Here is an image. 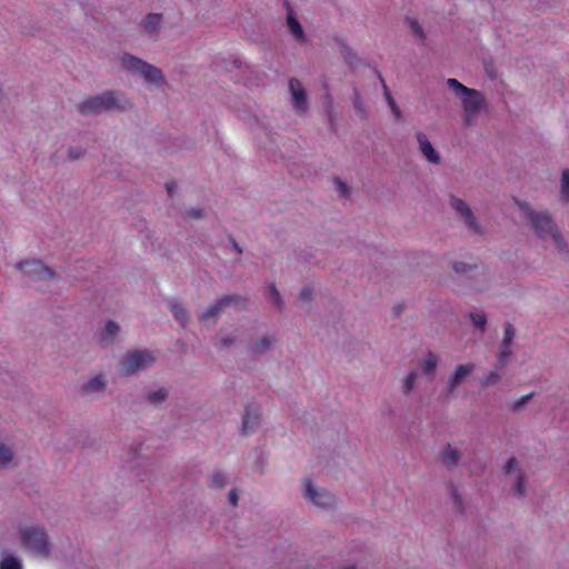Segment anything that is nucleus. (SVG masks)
I'll list each match as a JSON object with an SVG mask.
<instances>
[{"label": "nucleus", "instance_id": "f257e3e1", "mask_svg": "<svg viewBox=\"0 0 569 569\" xmlns=\"http://www.w3.org/2000/svg\"><path fill=\"white\" fill-rule=\"evenodd\" d=\"M515 203L538 239L551 238L560 251L567 249L566 240L548 211H535L527 201L520 199H515Z\"/></svg>", "mask_w": 569, "mask_h": 569}, {"label": "nucleus", "instance_id": "f03ea898", "mask_svg": "<svg viewBox=\"0 0 569 569\" xmlns=\"http://www.w3.org/2000/svg\"><path fill=\"white\" fill-rule=\"evenodd\" d=\"M134 108L130 98L123 91L106 90L91 96L77 104L81 116H97L102 112H129Z\"/></svg>", "mask_w": 569, "mask_h": 569}, {"label": "nucleus", "instance_id": "7ed1b4c3", "mask_svg": "<svg viewBox=\"0 0 569 569\" xmlns=\"http://www.w3.org/2000/svg\"><path fill=\"white\" fill-rule=\"evenodd\" d=\"M121 66L124 70L131 72L134 76H140L148 83H151L158 88L163 87L167 81L162 70L141 58L131 53L124 52L121 58Z\"/></svg>", "mask_w": 569, "mask_h": 569}, {"label": "nucleus", "instance_id": "20e7f679", "mask_svg": "<svg viewBox=\"0 0 569 569\" xmlns=\"http://www.w3.org/2000/svg\"><path fill=\"white\" fill-rule=\"evenodd\" d=\"M447 86L460 97L463 111L468 116H476L485 108L486 100L479 90L468 88L455 78H449Z\"/></svg>", "mask_w": 569, "mask_h": 569}, {"label": "nucleus", "instance_id": "39448f33", "mask_svg": "<svg viewBox=\"0 0 569 569\" xmlns=\"http://www.w3.org/2000/svg\"><path fill=\"white\" fill-rule=\"evenodd\" d=\"M249 306L250 299L247 296L238 293L224 295L200 313L198 319L203 322L218 317L227 308H233L236 311H246L249 309Z\"/></svg>", "mask_w": 569, "mask_h": 569}, {"label": "nucleus", "instance_id": "423d86ee", "mask_svg": "<svg viewBox=\"0 0 569 569\" xmlns=\"http://www.w3.org/2000/svg\"><path fill=\"white\" fill-rule=\"evenodd\" d=\"M16 269L20 270L23 277L29 281L37 282L46 279L58 280L57 273L40 259L20 260L16 264Z\"/></svg>", "mask_w": 569, "mask_h": 569}, {"label": "nucleus", "instance_id": "0eeeda50", "mask_svg": "<svg viewBox=\"0 0 569 569\" xmlns=\"http://www.w3.org/2000/svg\"><path fill=\"white\" fill-rule=\"evenodd\" d=\"M156 362L154 356L147 349L128 352L121 366L124 375L131 377L139 371H144Z\"/></svg>", "mask_w": 569, "mask_h": 569}, {"label": "nucleus", "instance_id": "6e6552de", "mask_svg": "<svg viewBox=\"0 0 569 569\" xmlns=\"http://www.w3.org/2000/svg\"><path fill=\"white\" fill-rule=\"evenodd\" d=\"M305 490L303 498L312 502L315 506L329 510L337 506L336 496L325 488H316L308 478L303 479Z\"/></svg>", "mask_w": 569, "mask_h": 569}, {"label": "nucleus", "instance_id": "1a4fd4ad", "mask_svg": "<svg viewBox=\"0 0 569 569\" xmlns=\"http://www.w3.org/2000/svg\"><path fill=\"white\" fill-rule=\"evenodd\" d=\"M515 336L516 329L513 325L510 322H506L503 325V339L499 345V353L496 362L497 369H505L508 366Z\"/></svg>", "mask_w": 569, "mask_h": 569}, {"label": "nucleus", "instance_id": "9d476101", "mask_svg": "<svg viewBox=\"0 0 569 569\" xmlns=\"http://www.w3.org/2000/svg\"><path fill=\"white\" fill-rule=\"evenodd\" d=\"M261 407L257 402H250L244 406L241 419V436L256 431L261 425Z\"/></svg>", "mask_w": 569, "mask_h": 569}, {"label": "nucleus", "instance_id": "9b49d317", "mask_svg": "<svg viewBox=\"0 0 569 569\" xmlns=\"http://www.w3.org/2000/svg\"><path fill=\"white\" fill-rule=\"evenodd\" d=\"M288 86L293 109L296 111L306 112L309 108V98L306 89L297 78H291Z\"/></svg>", "mask_w": 569, "mask_h": 569}, {"label": "nucleus", "instance_id": "f8f14e48", "mask_svg": "<svg viewBox=\"0 0 569 569\" xmlns=\"http://www.w3.org/2000/svg\"><path fill=\"white\" fill-rule=\"evenodd\" d=\"M22 546L33 556L47 558L50 555L48 536H21Z\"/></svg>", "mask_w": 569, "mask_h": 569}, {"label": "nucleus", "instance_id": "ddd939ff", "mask_svg": "<svg viewBox=\"0 0 569 569\" xmlns=\"http://www.w3.org/2000/svg\"><path fill=\"white\" fill-rule=\"evenodd\" d=\"M476 366L473 363L459 365L455 371L449 376L443 392L452 395L458 387L473 372Z\"/></svg>", "mask_w": 569, "mask_h": 569}, {"label": "nucleus", "instance_id": "4468645a", "mask_svg": "<svg viewBox=\"0 0 569 569\" xmlns=\"http://www.w3.org/2000/svg\"><path fill=\"white\" fill-rule=\"evenodd\" d=\"M284 6L287 8V17H286V23L288 31L290 34L295 38V40L300 43L305 44L308 41L307 34L305 32V29L300 21L298 20L297 14L295 13L291 4L289 1H284Z\"/></svg>", "mask_w": 569, "mask_h": 569}, {"label": "nucleus", "instance_id": "2eb2a0df", "mask_svg": "<svg viewBox=\"0 0 569 569\" xmlns=\"http://www.w3.org/2000/svg\"><path fill=\"white\" fill-rule=\"evenodd\" d=\"M416 138L419 144L421 154L432 164H440L441 157L438 151L433 148L428 137L423 132H417Z\"/></svg>", "mask_w": 569, "mask_h": 569}, {"label": "nucleus", "instance_id": "dca6fc26", "mask_svg": "<svg viewBox=\"0 0 569 569\" xmlns=\"http://www.w3.org/2000/svg\"><path fill=\"white\" fill-rule=\"evenodd\" d=\"M162 14L161 13H148L140 22L142 32L148 36H154L159 33L161 28Z\"/></svg>", "mask_w": 569, "mask_h": 569}, {"label": "nucleus", "instance_id": "f3484780", "mask_svg": "<svg viewBox=\"0 0 569 569\" xmlns=\"http://www.w3.org/2000/svg\"><path fill=\"white\" fill-rule=\"evenodd\" d=\"M107 387V382L104 378L99 375L93 378H91L88 382L83 383L81 386V392L83 395H89L93 392L103 391Z\"/></svg>", "mask_w": 569, "mask_h": 569}, {"label": "nucleus", "instance_id": "a211bd4d", "mask_svg": "<svg viewBox=\"0 0 569 569\" xmlns=\"http://www.w3.org/2000/svg\"><path fill=\"white\" fill-rule=\"evenodd\" d=\"M169 309L173 318L180 323L181 327H186L189 319V312L180 302H169Z\"/></svg>", "mask_w": 569, "mask_h": 569}, {"label": "nucleus", "instance_id": "6ab92c4d", "mask_svg": "<svg viewBox=\"0 0 569 569\" xmlns=\"http://www.w3.org/2000/svg\"><path fill=\"white\" fill-rule=\"evenodd\" d=\"M274 341V338H271L270 336H263L260 340L249 346V351L260 356L264 355L272 348Z\"/></svg>", "mask_w": 569, "mask_h": 569}, {"label": "nucleus", "instance_id": "aec40b11", "mask_svg": "<svg viewBox=\"0 0 569 569\" xmlns=\"http://www.w3.org/2000/svg\"><path fill=\"white\" fill-rule=\"evenodd\" d=\"M267 298L279 312L283 311L286 303L274 283L268 286Z\"/></svg>", "mask_w": 569, "mask_h": 569}, {"label": "nucleus", "instance_id": "412c9836", "mask_svg": "<svg viewBox=\"0 0 569 569\" xmlns=\"http://www.w3.org/2000/svg\"><path fill=\"white\" fill-rule=\"evenodd\" d=\"M377 72V76L379 78V80L381 81L382 83V87H383V93H385V97H386V100L392 111V114L396 117L397 120H400L401 117H402V113H401V110L399 108V106L397 104L396 100L393 99V97L391 96V92L389 90V88L387 87L381 73L379 71H376Z\"/></svg>", "mask_w": 569, "mask_h": 569}, {"label": "nucleus", "instance_id": "4be33fe9", "mask_svg": "<svg viewBox=\"0 0 569 569\" xmlns=\"http://www.w3.org/2000/svg\"><path fill=\"white\" fill-rule=\"evenodd\" d=\"M442 458L446 460V466L448 469H452L458 465L460 460V452L458 449L453 448L450 443H447L442 451Z\"/></svg>", "mask_w": 569, "mask_h": 569}, {"label": "nucleus", "instance_id": "5701e85b", "mask_svg": "<svg viewBox=\"0 0 569 569\" xmlns=\"http://www.w3.org/2000/svg\"><path fill=\"white\" fill-rule=\"evenodd\" d=\"M169 397V391L166 388H159L156 391H149L146 393L144 399L149 405L158 406L164 402Z\"/></svg>", "mask_w": 569, "mask_h": 569}, {"label": "nucleus", "instance_id": "b1692460", "mask_svg": "<svg viewBox=\"0 0 569 569\" xmlns=\"http://www.w3.org/2000/svg\"><path fill=\"white\" fill-rule=\"evenodd\" d=\"M120 332V326L113 321L108 320L104 325V329L101 332V340L107 342H113L114 337Z\"/></svg>", "mask_w": 569, "mask_h": 569}, {"label": "nucleus", "instance_id": "393cba45", "mask_svg": "<svg viewBox=\"0 0 569 569\" xmlns=\"http://www.w3.org/2000/svg\"><path fill=\"white\" fill-rule=\"evenodd\" d=\"M438 366V356L429 351L425 361L421 365V370L425 376H433Z\"/></svg>", "mask_w": 569, "mask_h": 569}, {"label": "nucleus", "instance_id": "a878e982", "mask_svg": "<svg viewBox=\"0 0 569 569\" xmlns=\"http://www.w3.org/2000/svg\"><path fill=\"white\" fill-rule=\"evenodd\" d=\"M14 459V452L11 447L0 441V468H7Z\"/></svg>", "mask_w": 569, "mask_h": 569}, {"label": "nucleus", "instance_id": "bb28decb", "mask_svg": "<svg viewBox=\"0 0 569 569\" xmlns=\"http://www.w3.org/2000/svg\"><path fill=\"white\" fill-rule=\"evenodd\" d=\"M452 269L457 274L468 277L471 272H473L478 269V264L467 263L463 261H453Z\"/></svg>", "mask_w": 569, "mask_h": 569}, {"label": "nucleus", "instance_id": "cd10ccee", "mask_svg": "<svg viewBox=\"0 0 569 569\" xmlns=\"http://www.w3.org/2000/svg\"><path fill=\"white\" fill-rule=\"evenodd\" d=\"M337 43L340 48V53L346 60L347 63L352 64L356 61H358L357 54L353 52V50L341 39H336Z\"/></svg>", "mask_w": 569, "mask_h": 569}, {"label": "nucleus", "instance_id": "c85d7f7f", "mask_svg": "<svg viewBox=\"0 0 569 569\" xmlns=\"http://www.w3.org/2000/svg\"><path fill=\"white\" fill-rule=\"evenodd\" d=\"M352 106L356 114L361 119H367V111L365 109V106L361 101L360 93L357 88L353 89V98H352Z\"/></svg>", "mask_w": 569, "mask_h": 569}, {"label": "nucleus", "instance_id": "c756f323", "mask_svg": "<svg viewBox=\"0 0 569 569\" xmlns=\"http://www.w3.org/2000/svg\"><path fill=\"white\" fill-rule=\"evenodd\" d=\"M450 206L452 209L460 213L461 218L471 211L467 202L453 194L450 196Z\"/></svg>", "mask_w": 569, "mask_h": 569}, {"label": "nucleus", "instance_id": "7c9ffc66", "mask_svg": "<svg viewBox=\"0 0 569 569\" xmlns=\"http://www.w3.org/2000/svg\"><path fill=\"white\" fill-rule=\"evenodd\" d=\"M466 226L473 231L476 234H483V229L478 222L477 218L472 213V210L468 212L465 217H462Z\"/></svg>", "mask_w": 569, "mask_h": 569}, {"label": "nucleus", "instance_id": "2f4dec72", "mask_svg": "<svg viewBox=\"0 0 569 569\" xmlns=\"http://www.w3.org/2000/svg\"><path fill=\"white\" fill-rule=\"evenodd\" d=\"M488 372L480 379V386L482 388L491 387L497 385L501 380V375L498 372L499 369Z\"/></svg>", "mask_w": 569, "mask_h": 569}, {"label": "nucleus", "instance_id": "473e14b6", "mask_svg": "<svg viewBox=\"0 0 569 569\" xmlns=\"http://www.w3.org/2000/svg\"><path fill=\"white\" fill-rule=\"evenodd\" d=\"M535 392H530L526 396H522L521 398H519L518 400H516L511 407H510V410L513 412V413H519L521 411L525 410V408L527 407V405L531 401V399L535 397Z\"/></svg>", "mask_w": 569, "mask_h": 569}, {"label": "nucleus", "instance_id": "72a5a7b5", "mask_svg": "<svg viewBox=\"0 0 569 569\" xmlns=\"http://www.w3.org/2000/svg\"><path fill=\"white\" fill-rule=\"evenodd\" d=\"M560 199L569 202V169H565L561 173Z\"/></svg>", "mask_w": 569, "mask_h": 569}, {"label": "nucleus", "instance_id": "f704fd0d", "mask_svg": "<svg viewBox=\"0 0 569 569\" xmlns=\"http://www.w3.org/2000/svg\"><path fill=\"white\" fill-rule=\"evenodd\" d=\"M0 569H23L21 561L13 556H6L0 560Z\"/></svg>", "mask_w": 569, "mask_h": 569}, {"label": "nucleus", "instance_id": "c9c22d12", "mask_svg": "<svg viewBox=\"0 0 569 569\" xmlns=\"http://www.w3.org/2000/svg\"><path fill=\"white\" fill-rule=\"evenodd\" d=\"M469 318L476 329L483 332L487 326V316L485 313L471 312Z\"/></svg>", "mask_w": 569, "mask_h": 569}, {"label": "nucleus", "instance_id": "e433bc0d", "mask_svg": "<svg viewBox=\"0 0 569 569\" xmlns=\"http://www.w3.org/2000/svg\"><path fill=\"white\" fill-rule=\"evenodd\" d=\"M417 372L415 370L410 371L403 380L402 391L406 396H408L415 388V383L417 380Z\"/></svg>", "mask_w": 569, "mask_h": 569}, {"label": "nucleus", "instance_id": "4c0bfd02", "mask_svg": "<svg viewBox=\"0 0 569 569\" xmlns=\"http://www.w3.org/2000/svg\"><path fill=\"white\" fill-rule=\"evenodd\" d=\"M449 490H450V496L452 498L453 506H455L456 510L459 512H463L462 498L459 495L458 489L456 488V486L452 482L449 483Z\"/></svg>", "mask_w": 569, "mask_h": 569}, {"label": "nucleus", "instance_id": "58836bf2", "mask_svg": "<svg viewBox=\"0 0 569 569\" xmlns=\"http://www.w3.org/2000/svg\"><path fill=\"white\" fill-rule=\"evenodd\" d=\"M406 22L409 24L413 34L419 37L421 40L426 39V33L420 23L418 22V20H416L415 18L406 17Z\"/></svg>", "mask_w": 569, "mask_h": 569}, {"label": "nucleus", "instance_id": "ea45409f", "mask_svg": "<svg viewBox=\"0 0 569 569\" xmlns=\"http://www.w3.org/2000/svg\"><path fill=\"white\" fill-rule=\"evenodd\" d=\"M226 477L221 471H216L212 475L211 483L209 485L210 488L213 489H222L226 486Z\"/></svg>", "mask_w": 569, "mask_h": 569}, {"label": "nucleus", "instance_id": "a19ab883", "mask_svg": "<svg viewBox=\"0 0 569 569\" xmlns=\"http://www.w3.org/2000/svg\"><path fill=\"white\" fill-rule=\"evenodd\" d=\"M513 492L523 497L526 493V479L522 472H519L517 476L516 483L512 488Z\"/></svg>", "mask_w": 569, "mask_h": 569}, {"label": "nucleus", "instance_id": "79ce46f5", "mask_svg": "<svg viewBox=\"0 0 569 569\" xmlns=\"http://www.w3.org/2000/svg\"><path fill=\"white\" fill-rule=\"evenodd\" d=\"M333 182L337 186L338 193L341 198H348L350 194V187L342 181L339 177H333Z\"/></svg>", "mask_w": 569, "mask_h": 569}, {"label": "nucleus", "instance_id": "37998d69", "mask_svg": "<svg viewBox=\"0 0 569 569\" xmlns=\"http://www.w3.org/2000/svg\"><path fill=\"white\" fill-rule=\"evenodd\" d=\"M86 154V150L81 147H70L68 149V158L70 161L81 159Z\"/></svg>", "mask_w": 569, "mask_h": 569}, {"label": "nucleus", "instance_id": "c03bdc74", "mask_svg": "<svg viewBox=\"0 0 569 569\" xmlns=\"http://www.w3.org/2000/svg\"><path fill=\"white\" fill-rule=\"evenodd\" d=\"M299 299L302 302H310L313 299V289L309 286L303 287L299 292Z\"/></svg>", "mask_w": 569, "mask_h": 569}, {"label": "nucleus", "instance_id": "a18cd8bd", "mask_svg": "<svg viewBox=\"0 0 569 569\" xmlns=\"http://www.w3.org/2000/svg\"><path fill=\"white\" fill-rule=\"evenodd\" d=\"M186 217L190 219H202L206 217L204 210L202 208H190L186 211Z\"/></svg>", "mask_w": 569, "mask_h": 569}, {"label": "nucleus", "instance_id": "49530a36", "mask_svg": "<svg viewBox=\"0 0 569 569\" xmlns=\"http://www.w3.org/2000/svg\"><path fill=\"white\" fill-rule=\"evenodd\" d=\"M517 465H518V460H517V458H516V457H510V458L507 460V462H506V465H505V467H503L505 472H506L507 475L511 473V472L515 470V468H516V466H517Z\"/></svg>", "mask_w": 569, "mask_h": 569}, {"label": "nucleus", "instance_id": "de8ad7c7", "mask_svg": "<svg viewBox=\"0 0 569 569\" xmlns=\"http://www.w3.org/2000/svg\"><path fill=\"white\" fill-rule=\"evenodd\" d=\"M238 501H239V495H238V490L236 488L231 489L228 493V502L232 506V507H237L238 506Z\"/></svg>", "mask_w": 569, "mask_h": 569}, {"label": "nucleus", "instance_id": "09e8293b", "mask_svg": "<svg viewBox=\"0 0 569 569\" xmlns=\"http://www.w3.org/2000/svg\"><path fill=\"white\" fill-rule=\"evenodd\" d=\"M19 533H32V535H36V533H46L44 529L43 528H40V527H30V528H20L19 529Z\"/></svg>", "mask_w": 569, "mask_h": 569}, {"label": "nucleus", "instance_id": "8fccbe9b", "mask_svg": "<svg viewBox=\"0 0 569 569\" xmlns=\"http://www.w3.org/2000/svg\"><path fill=\"white\" fill-rule=\"evenodd\" d=\"M228 240L232 247V249L237 252V254L241 256L243 250L242 248L239 246V243L236 241L234 237L230 233L228 234Z\"/></svg>", "mask_w": 569, "mask_h": 569}, {"label": "nucleus", "instance_id": "3c124183", "mask_svg": "<svg viewBox=\"0 0 569 569\" xmlns=\"http://www.w3.org/2000/svg\"><path fill=\"white\" fill-rule=\"evenodd\" d=\"M166 190L170 198H172L177 191V183L174 181H170L166 183Z\"/></svg>", "mask_w": 569, "mask_h": 569}, {"label": "nucleus", "instance_id": "603ef678", "mask_svg": "<svg viewBox=\"0 0 569 569\" xmlns=\"http://www.w3.org/2000/svg\"><path fill=\"white\" fill-rule=\"evenodd\" d=\"M236 343V338L226 337L220 341V348H229Z\"/></svg>", "mask_w": 569, "mask_h": 569}, {"label": "nucleus", "instance_id": "864d4df0", "mask_svg": "<svg viewBox=\"0 0 569 569\" xmlns=\"http://www.w3.org/2000/svg\"><path fill=\"white\" fill-rule=\"evenodd\" d=\"M403 309H405V303H397V305H395L393 308H392L393 317L395 318L400 317V315L402 313Z\"/></svg>", "mask_w": 569, "mask_h": 569}, {"label": "nucleus", "instance_id": "5fc2aeb1", "mask_svg": "<svg viewBox=\"0 0 569 569\" xmlns=\"http://www.w3.org/2000/svg\"><path fill=\"white\" fill-rule=\"evenodd\" d=\"M256 465L260 468V473H264L267 461L262 455L258 457Z\"/></svg>", "mask_w": 569, "mask_h": 569}, {"label": "nucleus", "instance_id": "6e6d98bb", "mask_svg": "<svg viewBox=\"0 0 569 569\" xmlns=\"http://www.w3.org/2000/svg\"><path fill=\"white\" fill-rule=\"evenodd\" d=\"M372 529V525L370 522H362V523H359V527H358V530H362V531H368V530H371Z\"/></svg>", "mask_w": 569, "mask_h": 569}, {"label": "nucleus", "instance_id": "4d7b16f0", "mask_svg": "<svg viewBox=\"0 0 569 569\" xmlns=\"http://www.w3.org/2000/svg\"><path fill=\"white\" fill-rule=\"evenodd\" d=\"M323 104H325L326 109H328V108H329V106H331V104H332V98H331V96H330L329 93H327V94L325 96Z\"/></svg>", "mask_w": 569, "mask_h": 569}, {"label": "nucleus", "instance_id": "13d9d810", "mask_svg": "<svg viewBox=\"0 0 569 569\" xmlns=\"http://www.w3.org/2000/svg\"><path fill=\"white\" fill-rule=\"evenodd\" d=\"M473 116H468V113H465V118H463V122L466 126H471L472 124V118Z\"/></svg>", "mask_w": 569, "mask_h": 569}, {"label": "nucleus", "instance_id": "bf43d9fd", "mask_svg": "<svg viewBox=\"0 0 569 569\" xmlns=\"http://www.w3.org/2000/svg\"><path fill=\"white\" fill-rule=\"evenodd\" d=\"M486 71H487L488 76L490 77V79H496L497 76L493 71H491V69L486 67Z\"/></svg>", "mask_w": 569, "mask_h": 569}, {"label": "nucleus", "instance_id": "052dcab7", "mask_svg": "<svg viewBox=\"0 0 569 569\" xmlns=\"http://www.w3.org/2000/svg\"><path fill=\"white\" fill-rule=\"evenodd\" d=\"M234 66H236V68H237V69H240V67H241V62H240V61H238V60H236V61H234Z\"/></svg>", "mask_w": 569, "mask_h": 569}, {"label": "nucleus", "instance_id": "680f3d73", "mask_svg": "<svg viewBox=\"0 0 569 569\" xmlns=\"http://www.w3.org/2000/svg\"><path fill=\"white\" fill-rule=\"evenodd\" d=\"M345 569H356V567L351 566V567H347Z\"/></svg>", "mask_w": 569, "mask_h": 569}]
</instances>
